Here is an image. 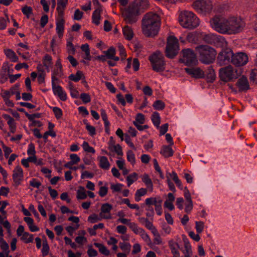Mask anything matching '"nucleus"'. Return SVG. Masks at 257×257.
I'll use <instances>...</instances> for the list:
<instances>
[{
    "mask_svg": "<svg viewBox=\"0 0 257 257\" xmlns=\"http://www.w3.org/2000/svg\"><path fill=\"white\" fill-rule=\"evenodd\" d=\"M127 160L133 165L136 162L135 154L131 150H129L127 152Z\"/></svg>",
    "mask_w": 257,
    "mask_h": 257,
    "instance_id": "obj_51",
    "label": "nucleus"
},
{
    "mask_svg": "<svg viewBox=\"0 0 257 257\" xmlns=\"http://www.w3.org/2000/svg\"><path fill=\"white\" fill-rule=\"evenodd\" d=\"M233 57V52L230 49L222 50L218 54L217 62L220 66H223L231 62L230 58Z\"/></svg>",
    "mask_w": 257,
    "mask_h": 257,
    "instance_id": "obj_11",
    "label": "nucleus"
},
{
    "mask_svg": "<svg viewBox=\"0 0 257 257\" xmlns=\"http://www.w3.org/2000/svg\"><path fill=\"white\" fill-rule=\"evenodd\" d=\"M185 249L183 250L185 257H190V255L191 253V247L190 244L188 242H185L184 243Z\"/></svg>",
    "mask_w": 257,
    "mask_h": 257,
    "instance_id": "obj_48",
    "label": "nucleus"
},
{
    "mask_svg": "<svg viewBox=\"0 0 257 257\" xmlns=\"http://www.w3.org/2000/svg\"><path fill=\"white\" fill-rule=\"evenodd\" d=\"M21 240L24 241L26 243L32 242L34 240L33 235L30 234L29 232H24L21 237Z\"/></svg>",
    "mask_w": 257,
    "mask_h": 257,
    "instance_id": "obj_31",
    "label": "nucleus"
},
{
    "mask_svg": "<svg viewBox=\"0 0 257 257\" xmlns=\"http://www.w3.org/2000/svg\"><path fill=\"white\" fill-rule=\"evenodd\" d=\"M99 161V167L104 170H108L110 167V163L108 161L107 157L105 156H100L97 158Z\"/></svg>",
    "mask_w": 257,
    "mask_h": 257,
    "instance_id": "obj_23",
    "label": "nucleus"
},
{
    "mask_svg": "<svg viewBox=\"0 0 257 257\" xmlns=\"http://www.w3.org/2000/svg\"><path fill=\"white\" fill-rule=\"evenodd\" d=\"M169 246L174 256H179V252L178 251V248H179L178 243L173 240H170L169 242Z\"/></svg>",
    "mask_w": 257,
    "mask_h": 257,
    "instance_id": "obj_28",
    "label": "nucleus"
},
{
    "mask_svg": "<svg viewBox=\"0 0 257 257\" xmlns=\"http://www.w3.org/2000/svg\"><path fill=\"white\" fill-rule=\"evenodd\" d=\"M53 111L55 114L56 117L57 119H60V118H61L63 113L62 110L60 108L57 107H54L53 108Z\"/></svg>",
    "mask_w": 257,
    "mask_h": 257,
    "instance_id": "obj_57",
    "label": "nucleus"
},
{
    "mask_svg": "<svg viewBox=\"0 0 257 257\" xmlns=\"http://www.w3.org/2000/svg\"><path fill=\"white\" fill-rule=\"evenodd\" d=\"M49 246L46 239L43 242V248L42 253L43 256H46L48 254L49 251Z\"/></svg>",
    "mask_w": 257,
    "mask_h": 257,
    "instance_id": "obj_46",
    "label": "nucleus"
},
{
    "mask_svg": "<svg viewBox=\"0 0 257 257\" xmlns=\"http://www.w3.org/2000/svg\"><path fill=\"white\" fill-rule=\"evenodd\" d=\"M52 88L55 95H57L62 101H65L67 99V94L63 91L61 86L56 85L55 82H52Z\"/></svg>",
    "mask_w": 257,
    "mask_h": 257,
    "instance_id": "obj_17",
    "label": "nucleus"
},
{
    "mask_svg": "<svg viewBox=\"0 0 257 257\" xmlns=\"http://www.w3.org/2000/svg\"><path fill=\"white\" fill-rule=\"evenodd\" d=\"M164 57L160 52L157 51L149 57L153 70L156 72H162L165 70Z\"/></svg>",
    "mask_w": 257,
    "mask_h": 257,
    "instance_id": "obj_6",
    "label": "nucleus"
},
{
    "mask_svg": "<svg viewBox=\"0 0 257 257\" xmlns=\"http://www.w3.org/2000/svg\"><path fill=\"white\" fill-rule=\"evenodd\" d=\"M23 178V171L20 166H17L13 171V179L16 186L21 184Z\"/></svg>",
    "mask_w": 257,
    "mask_h": 257,
    "instance_id": "obj_14",
    "label": "nucleus"
},
{
    "mask_svg": "<svg viewBox=\"0 0 257 257\" xmlns=\"http://www.w3.org/2000/svg\"><path fill=\"white\" fill-rule=\"evenodd\" d=\"M69 78L72 81L77 82L81 79L85 78L83 73L81 71H77L76 74H72L69 76Z\"/></svg>",
    "mask_w": 257,
    "mask_h": 257,
    "instance_id": "obj_30",
    "label": "nucleus"
},
{
    "mask_svg": "<svg viewBox=\"0 0 257 257\" xmlns=\"http://www.w3.org/2000/svg\"><path fill=\"white\" fill-rule=\"evenodd\" d=\"M160 16L153 12L146 13L142 20V31L143 34L148 37L156 36L161 26Z\"/></svg>",
    "mask_w": 257,
    "mask_h": 257,
    "instance_id": "obj_2",
    "label": "nucleus"
},
{
    "mask_svg": "<svg viewBox=\"0 0 257 257\" xmlns=\"http://www.w3.org/2000/svg\"><path fill=\"white\" fill-rule=\"evenodd\" d=\"M86 127L87 130L89 132V133L90 136H93L96 134L95 128L94 126L87 123Z\"/></svg>",
    "mask_w": 257,
    "mask_h": 257,
    "instance_id": "obj_63",
    "label": "nucleus"
},
{
    "mask_svg": "<svg viewBox=\"0 0 257 257\" xmlns=\"http://www.w3.org/2000/svg\"><path fill=\"white\" fill-rule=\"evenodd\" d=\"M179 43L178 40L174 36H169L167 39L165 49V55L169 58L172 59L178 53Z\"/></svg>",
    "mask_w": 257,
    "mask_h": 257,
    "instance_id": "obj_8",
    "label": "nucleus"
},
{
    "mask_svg": "<svg viewBox=\"0 0 257 257\" xmlns=\"http://www.w3.org/2000/svg\"><path fill=\"white\" fill-rule=\"evenodd\" d=\"M187 40L190 43H195L197 41V35L196 33H190L186 37Z\"/></svg>",
    "mask_w": 257,
    "mask_h": 257,
    "instance_id": "obj_52",
    "label": "nucleus"
},
{
    "mask_svg": "<svg viewBox=\"0 0 257 257\" xmlns=\"http://www.w3.org/2000/svg\"><path fill=\"white\" fill-rule=\"evenodd\" d=\"M82 147L83 150L88 153H91L92 154H94L95 151L94 149L90 147L89 144L86 142H84L82 145Z\"/></svg>",
    "mask_w": 257,
    "mask_h": 257,
    "instance_id": "obj_49",
    "label": "nucleus"
},
{
    "mask_svg": "<svg viewBox=\"0 0 257 257\" xmlns=\"http://www.w3.org/2000/svg\"><path fill=\"white\" fill-rule=\"evenodd\" d=\"M119 245L122 250L129 253L131 247V245L129 243L124 242H120Z\"/></svg>",
    "mask_w": 257,
    "mask_h": 257,
    "instance_id": "obj_45",
    "label": "nucleus"
},
{
    "mask_svg": "<svg viewBox=\"0 0 257 257\" xmlns=\"http://www.w3.org/2000/svg\"><path fill=\"white\" fill-rule=\"evenodd\" d=\"M204 223L202 221H196L195 222V228L198 233H200L203 229Z\"/></svg>",
    "mask_w": 257,
    "mask_h": 257,
    "instance_id": "obj_56",
    "label": "nucleus"
},
{
    "mask_svg": "<svg viewBox=\"0 0 257 257\" xmlns=\"http://www.w3.org/2000/svg\"><path fill=\"white\" fill-rule=\"evenodd\" d=\"M65 20H57L56 31L59 38H61L63 35L64 30Z\"/></svg>",
    "mask_w": 257,
    "mask_h": 257,
    "instance_id": "obj_25",
    "label": "nucleus"
},
{
    "mask_svg": "<svg viewBox=\"0 0 257 257\" xmlns=\"http://www.w3.org/2000/svg\"><path fill=\"white\" fill-rule=\"evenodd\" d=\"M147 193V189L145 188H141L137 190L135 194V200L139 202L141 200V197L144 196Z\"/></svg>",
    "mask_w": 257,
    "mask_h": 257,
    "instance_id": "obj_35",
    "label": "nucleus"
},
{
    "mask_svg": "<svg viewBox=\"0 0 257 257\" xmlns=\"http://www.w3.org/2000/svg\"><path fill=\"white\" fill-rule=\"evenodd\" d=\"M112 205L108 203L103 204L101 207L100 216L104 219H110L111 218L110 212L112 209Z\"/></svg>",
    "mask_w": 257,
    "mask_h": 257,
    "instance_id": "obj_19",
    "label": "nucleus"
},
{
    "mask_svg": "<svg viewBox=\"0 0 257 257\" xmlns=\"http://www.w3.org/2000/svg\"><path fill=\"white\" fill-rule=\"evenodd\" d=\"M48 22V16L47 15L43 16L40 20L41 26L44 28Z\"/></svg>",
    "mask_w": 257,
    "mask_h": 257,
    "instance_id": "obj_64",
    "label": "nucleus"
},
{
    "mask_svg": "<svg viewBox=\"0 0 257 257\" xmlns=\"http://www.w3.org/2000/svg\"><path fill=\"white\" fill-rule=\"evenodd\" d=\"M236 85L239 91H246L249 89L248 80L244 76H242L238 79Z\"/></svg>",
    "mask_w": 257,
    "mask_h": 257,
    "instance_id": "obj_15",
    "label": "nucleus"
},
{
    "mask_svg": "<svg viewBox=\"0 0 257 257\" xmlns=\"http://www.w3.org/2000/svg\"><path fill=\"white\" fill-rule=\"evenodd\" d=\"M172 146L164 145L162 146L160 151V154L165 158H169L173 155L174 151L171 148Z\"/></svg>",
    "mask_w": 257,
    "mask_h": 257,
    "instance_id": "obj_21",
    "label": "nucleus"
},
{
    "mask_svg": "<svg viewBox=\"0 0 257 257\" xmlns=\"http://www.w3.org/2000/svg\"><path fill=\"white\" fill-rule=\"evenodd\" d=\"M101 11V7H98L95 9L92 14V22L97 26L100 24L99 20L101 18L100 13Z\"/></svg>",
    "mask_w": 257,
    "mask_h": 257,
    "instance_id": "obj_22",
    "label": "nucleus"
},
{
    "mask_svg": "<svg viewBox=\"0 0 257 257\" xmlns=\"http://www.w3.org/2000/svg\"><path fill=\"white\" fill-rule=\"evenodd\" d=\"M140 234L142 238L148 244L151 243V240L150 238L149 237V235L147 233H146L145 231L143 229L142 230V231L140 232L139 234Z\"/></svg>",
    "mask_w": 257,
    "mask_h": 257,
    "instance_id": "obj_54",
    "label": "nucleus"
},
{
    "mask_svg": "<svg viewBox=\"0 0 257 257\" xmlns=\"http://www.w3.org/2000/svg\"><path fill=\"white\" fill-rule=\"evenodd\" d=\"M132 3L136 8H139L141 13L142 11L147 9L149 6L148 0H135Z\"/></svg>",
    "mask_w": 257,
    "mask_h": 257,
    "instance_id": "obj_20",
    "label": "nucleus"
},
{
    "mask_svg": "<svg viewBox=\"0 0 257 257\" xmlns=\"http://www.w3.org/2000/svg\"><path fill=\"white\" fill-rule=\"evenodd\" d=\"M87 197L85 193V188L83 187L80 186L77 191V198L78 199H85Z\"/></svg>",
    "mask_w": 257,
    "mask_h": 257,
    "instance_id": "obj_36",
    "label": "nucleus"
},
{
    "mask_svg": "<svg viewBox=\"0 0 257 257\" xmlns=\"http://www.w3.org/2000/svg\"><path fill=\"white\" fill-rule=\"evenodd\" d=\"M162 200L160 197H150L147 198L145 200V203L147 206L155 205V210L159 216L161 215L162 213Z\"/></svg>",
    "mask_w": 257,
    "mask_h": 257,
    "instance_id": "obj_13",
    "label": "nucleus"
},
{
    "mask_svg": "<svg viewBox=\"0 0 257 257\" xmlns=\"http://www.w3.org/2000/svg\"><path fill=\"white\" fill-rule=\"evenodd\" d=\"M179 22L185 28L192 29L199 25V19L191 12L184 11L180 13Z\"/></svg>",
    "mask_w": 257,
    "mask_h": 257,
    "instance_id": "obj_3",
    "label": "nucleus"
},
{
    "mask_svg": "<svg viewBox=\"0 0 257 257\" xmlns=\"http://www.w3.org/2000/svg\"><path fill=\"white\" fill-rule=\"evenodd\" d=\"M94 245L99 248V251L102 254L105 255H108L110 253L109 250L102 244L99 243H94Z\"/></svg>",
    "mask_w": 257,
    "mask_h": 257,
    "instance_id": "obj_33",
    "label": "nucleus"
},
{
    "mask_svg": "<svg viewBox=\"0 0 257 257\" xmlns=\"http://www.w3.org/2000/svg\"><path fill=\"white\" fill-rule=\"evenodd\" d=\"M205 73L206 79L208 82H212L215 79V73L211 66L208 68Z\"/></svg>",
    "mask_w": 257,
    "mask_h": 257,
    "instance_id": "obj_24",
    "label": "nucleus"
},
{
    "mask_svg": "<svg viewBox=\"0 0 257 257\" xmlns=\"http://www.w3.org/2000/svg\"><path fill=\"white\" fill-rule=\"evenodd\" d=\"M70 159H71V162L73 165L74 164H77L78 162H79L80 161V158L76 154H71L70 156Z\"/></svg>",
    "mask_w": 257,
    "mask_h": 257,
    "instance_id": "obj_60",
    "label": "nucleus"
},
{
    "mask_svg": "<svg viewBox=\"0 0 257 257\" xmlns=\"http://www.w3.org/2000/svg\"><path fill=\"white\" fill-rule=\"evenodd\" d=\"M193 208V203L192 200L186 201L185 203V211L187 213H189Z\"/></svg>",
    "mask_w": 257,
    "mask_h": 257,
    "instance_id": "obj_62",
    "label": "nucleus"
},
{
    "mask_svg": "<svg viewBox=\"0 0 257 257\" xmlns=\"http://www.w3.org/2000/svg\"><path fill=\"white\" fill-rule=\"evenodd\" d=\"M106 58L111 59L115 55V49L112 47H110L107 50L104 51Z\"/></svg>",
    "mask_w": 257,
    "mask_h": 257,
    "instance_id": "obj_41",
    "label": "nucleus"
},
{
    "mask_svg": "<svg viewBox=\"0 0 257 257\" xmlns=\"http://www.w3.org/2000/svg\"><path fill=\"white\" fill-rule=\"evenodd\" d=\"M123 34L125 38L128 40H131L134 37V32L132 29L128 26H125L122 29Z\"/></svg>",
    "mask_w": 257,
    "mask_h": 257,
    "instance_id": "obj_26",
    "label": "nucleus"
},
{
    "mask_svg": "<svg viewBox=\"0 0 257 257\" xmlns=\"http://www.w3.org/2000/svg\"><path fill=\"white\" fill-rule=\"evenodd\" d=\"M6 56L10 59L13 62H17L18 60V58L16 56L15 53L11 49H8L5 51Z\"/></svg>",
    "mask_w": 257,
    "mask_h": 257,
    "instance_id": "obj_34",
    "label": "nucleus"
},
{
    "mask_svg": "<svg viewBox=\"0 0 257 257\" xmlns=\"http://www.w3.org/2000/svg\"><path fill=\"white\" fill-rule=\"evenodd\" d=\"M248 56L243 52L233 53V57L231 59V62L236 66L244 65L248 62Z\"/></svg>",
    "mask_w": 257,
    "mask_h": 257,
    "instance_id": "obj_12",
    "label": "nucleus"
},
{
    "mask_svg": "<svg viewBox=\"0 0 257 257\" xmlns=\"http://www.w3.org/2000/svg\"><path fill=\"white\" fill-rule=\"evenodd\" d=\"M32 8L30 7L25 6L22 9L23 13L28 18H29V16L31 14H32Z\"/></svg>",
    "mask_w": 257,
    "mask_h": 257,
    "instance_id": "obj_55",
    "label": "nucleus"
},
{
    "mask_svg": "<svg viewBox=\"0 0 257 257\" xmlns=\"http://www.w3.org/2000/svg\"><path fill=\"white\" fill-rule=\"evenodd\" d=\"M199 60L204 64H209L214 60L216 53L215 50L207 45H200L196 47Z\"/></svg>",
    "mask_w": 257,
    "mask_h": 257,
    "instance_id": "obj_4",
    "label": "nucleus"
},
{
    "mask_svg": "<svg viewBox=\"0 0 257 257\" xmlns=\"http://www.w3.org/2000/svg\"><path fill=\"white\" fill-rule=\"evenodd\" d=\"M122 14L125 22L126 23L132 24L137 22L138 16L141 13L139 11V8H136L132 3L127 8L122 11Z\"/></svg>",
    "mask_w": 257,
    "mask_h": 257,
    "instance_id": "obj_5",
    "label": "nucleus"
},
{
    "mask_svg": "<svg viewBox=\"0 0 257 257\" xmlns=\"http://www.w3.org/2000/svg\"><path fill=\"white\" fill-rule=\"evenodd\" d=\"M239 75L237 70L231 65L221 68L219 70V77L222 81L225 82L236 79Z\"/></svg>",
    "mask_w": 257,
    "mask_h": 257,
    "instance_id": "obj_7",
    "label": "nucleus"
},
{
    "mask_svg": "<svg viewBox=\"0 0 257 257\" xmlns=\"http://www.w3.org/2000/svg\"><path fill=\"white\" fill-rule=\"evenodd\" d=\"M155 109L163 110L165 107V103L162 100H158L155 101L153 105Z\"/></svg>",
    "mask_w": 257,
    "mask_h": 257,
    "instance_id": "obj_42",
    "label": "nucleus"
},
{
    "mask_svg": "<svg viewBox=\"0 0 257 257\" xmlns=\"http://www.w3.org/2000/svg\"><path fill=\"white\" fill-rule=\"evenodd\" d=\"M83 15V13L79 9H77L74 13V19L77 21L80 20L82 18Z\"/></svg>",
    "mask_w": 257,
    "mask_h": 257,
    "instance_id": "obj_58",
    "label": "nucleus"
},
{
    "mask_svg": "<svg viewBox=\"0 0 257 257\" xmlns=\"http://www.w3.org/2000/svg\"><path fill=\"white\" fill-rule=\"evenodd\" d=\"M0 247L3 250L6 251L5 254L8 256L10 251L9 250V245L4 238H0Z\"/></svg>",
    "mask_w": 257,
    "mask_h": 257,
    "instance_id": "obj_38",
    "label": "nucleus"
},
{
    "mask_svg": "<svg viewBox=\"0 0 257 257\" xmlns=\"http://www.w3.org/2000/svg\"><path fill=\"white\" fill-rule=\"evenodd\" d=\"M192 6L194 9L201 14L209 13L212 9V5L210 0H198L194 2Z\"/></svg>",
    "mask_w": 257,
    "mask_h": 257,
    "instance_id": "obj_9",
    "label": "nucleus"
},
{
    "mask_svg": "<svg viewBox=\"0 0 257 257\" xmlns=\"http://www.w3.org/2000/svg\"><path fill=\"white\" fill-rule=\"evenodd\" d=\"M81 49L85 53V57H84V58L88 60H90L91 56L89 45L87 44L82 45L81 47Z\"/></svg>",
    "mask_w": 257,
    "mask_h": 257,
    "instance_id": "obj_40",
    "label": "nucleus"
},
{
    "mask_svg": "<svg viewBox=\"0 0 257 257\" xmlns=\"http://www.w3.org/2000/svg\"><path fill=\"white\" fill-rule=\"evenodd\" d=\"M185 71L192 77L196 78H202L204 76V72L199 68H185Z\"/></svg>",
    "mask_w": 257,
    "mask_h": 257,
    "instance_id": "obj_18",
    "label": "nucleus"
},
{
    "mask_svg": "<svg viewBox=\"0 0 257 257\" xmlns=\"http://www.w3.org/2000/svg\"><path fill=\"white\" fill-rule=\"evenodd\" d=\"M210 23L217 31L228 34L239 33L245 26L244 22L240 18L235 17L228 19L215 17L211 20Z\"/></svg>",
    "mask_w": 257,
    "mask_h": 257,
    "instance_id": "obj_1",
    "label": "nucleus"
},
{
    "mask_svg": "<svg viewBox=\"0 0 257 257\" xmlns=\"http://www.w3.org/2000/svg\"><path fill=\"white\" fill-rule=\"evenodd\" d=\"M152 120L154 124L157 127H159L160 124V117L157 112H154L152 115Z\"/></svg>",
    "mask_w": 257,
    "mask_h": 257,
    "instance_id": "obj_39",
    "label": "nucleus"
},
{
    "mask_svg": "<svg viewBox=\"0 0 257 257\" xmlns=\"http://www.w3.org/2000/svg\"><path fill=\"white\" fill-rule=\"evenodd\" d=\"M67 51L70 55H74L76 52V49L74 48L72 42L71 41H68L67 44Z\"/></svg>",
    "mask_w": 257,
    "mask_h": 257,
    "instance_id": "obj_50",
    "label": "nucleus"
},
{
    "mask_svg": "<svg viewBox=\"0 0 257 257\" xmlns=\"http://www.w3.org/2000/svg\"><path fill=\"white\" fill-rule=\"evenodd\" d=\"M43 63L44 66L46 67L47 71L49 72L50 68L53 65L52 57L48 54L45 55L43 59Z\"/></svg>",
    "mask_w": 257,
    "mask_h": 257,
    "instance_id": "obj_27",
    "label": "nucleus"
},
{
    "mask_svg": "<svg viewBox=\"0 0 257 257\" xmlns=\"http://www.w3.org/2000/svg\"><path fill=\"white\" fill-rule=\"evenodd\" d=\"M182 57L180 61L186 65H195L197 62L196 55L194 52L190 49H184L182 51Z\"/></svg>",
    "mask_w": 257,
    "mask_h": 257,
    "instance_id": "obj_10",
    "label": "nucleus"
},
{
    "mask_svg": "<svg viewBox=\"0 0 257 257\" xmlns=\"http://www.w3.org/2000/svg\"><path fill=\"white\" fill-rule=\"evenodd\" d=\"M152 232L155 236L154 243L156 244H160L162 243L161 236L157 230H153Z\"/></svg>",
    "mask_w": 257,
    "mask_h": 257,
    "instance_id": "obj_44",
    "label": "nucleus"
},
{
    "mask_svg": "<svg viewBox=\"0 0 257 257\" xmlns=\"http://www.w3.org/2000/svg\"><path fill=\"white\" fill-rule=\"evenodd\" d=\"M25 115L27 118L32 121H34L35 118H40L41 117V114L39 113L30 114L28 112H25Z\"/></svg>",
    "mask_w": 257,
    "mask_h": 257,
    "instance_id": "obj_59",
    "label": "nucleus"
},
{
    "mask_svg": "<svg viewBox=\"0 0 257 257\" xmlns=\"http://www.w3.org/2000/svg\"><path fill=\"white\" fill-rule=\"evenodd\" d=\"M80 98L84 103H87L91 101V97L88 93H81Z\"/></svg>",
    "mask_w": 257,
    "mask_h": 257,
    "instance_id": "obj_53",
    "label": "nucleus"
},
{
    "mask_svg": "<svg viewBox=\"0 0 257 257\" xmlns=\"http://www.w3.org/2000/svg\"><path fill=\"white\" fill-rule=\"evenodd\" d=\"M15 92L13 91V89H11V91L8 90H2L1 93V95L4 99V100L7 99L8 98H10V96L12 95H14Z\"/></svg>",
    "mask_w": 257,
    "mask_h": 257,
    "instance_id": "obj_43",
    "label": "nucleus"
},
{
    "mask_svg": "<svg viewBox=\"0 0 257 257\" xmlns=\"http://www.w3.org/2000/svg\"><path fill=\"white\" fill-rule=\"evenodd\" d=\"M142 181L146 185L147 187L150 189V191H152L153 187V183L148 174H144L142 178Z\"/></svg>",
    "mask_w": 257,
    "mask_h": 257,
    "instance_id": "obj_32",
    "label": "nucleus"
},
{
    "mask_svg": "<svg viewBox=\"0 0 257 257\" xmlns=\"http://www.w3.org/2000/svg\"><path fill=\"white\" fill-rule=\"evenodd\" d=\"M62 74V65L60 58H58L55 64V68L53 70L52 76V82L58 80L57 76H61Z\"/></svg>",
    "mask_w": 257,
    "mask_h": 257,
    "instance_id": "obj_16",
    "label": "nucleus"
},
{
    "mask_svg": "<svg viewBox=\"0 0 257 257\" xmlns=\"http://www.w3.org/2000/svg\"><path fill=\"white\" fill-rule=\"evenodd\" d=\"M138 180V174L136 173H133L126 177L127 186H130L134 182Z\"/></svg>",
    "mask_w": 257,
    "mask_h": 257,
    "instance_id": "obj_37",
    "label": "nucleus"
},
{
    "mask_svg": "<svg viewBox=\"0 0 257 257\" xmlns=\"http://www.w3.org/2000/svg\"><path fill=\"white\" fill-rule=\"evenodd\" d=\"M138 123L143 124L145 122V116L142 113L137 114L136 117V120Z\"/></svg>",
    "mask_w": 257,
    "mask_h": 257,
    "instance_id": "obj_61",
    "label": "nucleus"
},
{
    "mask_svg": "<svg viewBox=\"0 0 257 257\" xmlns=\"http://www.w3.org/2000/svg\"><path fill=\"white\" fill-rule=\"evenodd\" d=\"M203 40L205 42L208 44H213L220 40V38L214 35H206L204 36Z\"/></svg>",
    "mask_w": 257,
    "mask_h": 257,
    "instance_id": "obj_29",
    "label": "nucleus"
},
{
    "mask_svg": "<svg viewBox=\"0 0 257 257\" xmlns=\"http://www.w3.org/2000/svg\"><path fill=\"white\" fill-rule=\"evenodd\" d=\"M129 227L132 229V230L136 234H139L142 230L143 229L141 228L138 227L137 224L134 222L130 223L128 224Z\"/></svg>",
    "mask_w": 257,
    "mask_h": 257,
    "instance_id": "obj_47",
    "label": "nucleus"
}]
</instances>
